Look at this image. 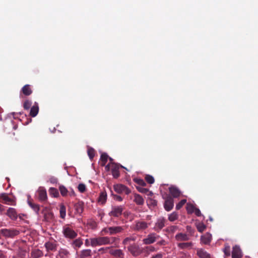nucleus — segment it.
I'll return each instance as SVG.
<instances>
[{
	"mask_svg": "<svg viewBox=\"0 0 258 258\" xmlns=\"http://www.w3.org/2000/svg\"><path fill=\"white\" fill-rule=\"evenodd\" d=\"M163 254L161 253H157L155 255H153L151 258H162Z\"/></svg>",
	"mask_w": 258,
	"mask_h": 258,
	"instance_id": "13d9d810",
	"label": "nucleus"
},
{
	"mask_svg": "<svg viewBox=\"0 0 258 258\" xmlns=\"http://www.w3.org/2000/svg\"><path fill=\"white\" fill-rule=\"evenodd\" d=\"M1 234L7 238H13L19 234V231L14 229H2L0 230Z\"/></svg>",
	"mask_w": 258,
	"mask_h": 258,
	"instance_id": "39448f33",
	"label": "nucleus"
},
{
	"mask_svg": "<svg viewBox=\"0 0 258 258\" xmlns=\"http://www.w3.org/2000/svg\"><path fill=\"white\" fill-rule=\"evenodd\" d=\"M174 206V202L173 198L170 196H167L165 200L164 208L166 211H171Z\"/></svg>",
	"mask_w": 258,
	"mask_h": 258,
	"instance_id": "9d476101",
	"label": "nucleus"
},
{
	"mask_svg": "<svg viewBox=\"0 0 258 258\" xmlns=\"http://www.w3.org/2000/svg\"><path fill=\"white\" fill-rule=\"evenodd\" d=\"M166 222L167 220L164 217H160L158 218L155 223L153 229L157 232H160L165 227Z\"/></svg>",
	"mask_w": 258,
	"mask_h": 258,
	"instance_id": "423d86ee",
	"label": "nucleus"
},
{
	"mask_svg": "<svg viewBox=\"0 0 258 258\" xmlns=\"http://www.w3.org/2000/svg\"><path fill=\"white\" fill-rule=\"evenodd\" d=\"M124 230V226H112L111 227V235H115L120 233Z\"/></svg>",
	"mask_w": 258,
	"mask_h": 258,
	"instance_id": "4be33fe9",
	"label": "nucleus"
},
{
	"mask_svg": "<svg viewBox=\"0 0 258 258\" xmlns=\"http://www.w3.org/2000/svg\"><path fill=\"white\" fill-rule=\"evenodd\" d=\"M74 208L76 212L81 215L84 211V203L82 201H78L74 204Z\"/></svg>",
	"mask_w": 258,
	"mask_h": 258,
	"instance_id": "a211bd4d",
	"label": "nucleus"
},
{
	"mask_svg": "<svg viewBox=\"0 0 258 258\" xmlns=\"http://www.w3.org/2000/svg\"><path fill=\"white\" fill-rule=\"evenodd\" d=\"M59 189L60 192L62 196L64 197L67 195L68 191L65 186H64L63 185H60L59 186Z\"/></svg>",
	"mask_w": 258,
	"mask_h": 258,
	"instance_id": "79ce46f5",
	"label": "nucleus"
},
{
	"mask_svg": "<svg viewBox=\"0 0 258 258\" xmlns=\"http://www.w3.org/2000/svg\"><path fill=\"white\" fill-rule=\"evenodd\" d=\"M110 247H101L98 249V252L100 254H104L108 252V251L110 250Z\"/></svg>",
	"mask_w": 258,
	"mask_h": 258,
	"instance_id": "3c124183",
	"label": "nucleus"
},
{
	"mask_svg": "<svg viewBox=\"0 0 258 258\" xmlns=\"http://www.w3.org/2000/svg\"><path fill=\"white\" fill-rule=\"evenodd\" d=\"M180 254L181 255V258H189V257H190V255L188 253H186L184 252H181L180 253Z\"/></svg>",
	"mask_w": 258,
	"mask_h": 258,
	"instance_id": "6e6d98bb",
	"label": "nucleus"
},
{
	"mask_svg": "<svg viewBox=\"0 0 258 258\" xmlns=\"http://www.w3.org/2000/svg\"><path fill=\"white\" fill-rule=\"evenodd\" d=\"M107 199V194L105 191L101 192L98 198V202L102 204H104Z\"/></svg>",
	"mask_w": 258,
	"mask_h": 258,
	"instance_id": "473e14b6",
	"label": "nucleus"
},
{
	"mask_svg": "<svg viewBox=\"0 0 258 258\" xmlns=\"http://www.w3.org/2000/svg\"><path fill=\"white\" fill-rule=\"evenodd\" d=\"M7 215L12 220H16L18 218L16 210L13 208H9L7 210Z\"/></svg>",
	"mask_w": 258,
	"mask_h": 258,
	"instance_id": "412c9836",
	"label": "nucleus"
},
{
	"mask_svg": "<svg viewBox=\"0 0 258 258\" xmlns=\"http://www.w3.org/2000/svg\"><path fill=\"white\" fill-rule=\"evenodd\" d=\"M147 250L150 251H154L155 248L152 246H147L146 247Z\"/></svg>",
	"mask_w": 258,
	"mask_h": 258,
	"instance_id": "680f3d73",
	"label": "nucleus"
},
{
	"mask_svg": "<svg viewBox=\"0 0 258 258\" xmlns=\"http://www.w3.org/2000/svg\"><path fill=\"white\" fill-rule=\"evenodd\" d=\"M194 212L197 216H201L202 215L200 210L197 208H195V210H194Z\"/></svg>",
	"mask_w": 258,
	"mask_h": 258,
	"instance_id": "4d7b16f0",
	"label": "nucleus"
},
{
	"mask_svg": "<svg viewBox=\"0 0 258 258\" xmlns=\"http://www.w3.org/2000/svg\"><path fill=\"white\" fill-rule=\"evenodd\" d=\"M127 250L135 257L139 256L143 252L142 247L136 243L130 244L127 247Z\"/></svg>",
	"mask_w": 258,
	"mask_h": 258,
	"instance_id": "7ed1b4c3",
	"label": "nucleus"
},
{
	"mask_svg": "<svg viewBox=\"0 0 258 258\" xmlns=\"http://www.w3.org/2000/svg\"><path fill=\"white\" fill-rule=\"evenodd\" d=\"M114 199L117 201L121 202L122 201V198L119 196H115Z\"/></svg>",
	"mask_w": 258,
	"mask_h": 258,
	"instance_id": "e2e57ef3",
	"label": "nucleus"
},
{
	"mask_svg": "<svg viewBox=\"0 0 258 258\" xmlns=\"http://www.w3.org/2000/svg\"><path fill=\"white\" fill-rule=\"evenodd\" d=\"M136 239V237H126L122 241V244L124 245L130 244L131 241H135Z\"/></svg>",
	"mask_w": 258,
	"mask_h": 258,
	"instance_id": "f704fd0d",
	"label": "nucleus"
},
{
	"mask_svg": "<svg viewBox=\"0 0 258 258\" xmlns=\"http://www.w3.org/2000/svg\"><path fill=\"white\" fill-rule=\"evenodd\" d=\"M175 238L177 241H186L189 239L187 234L182 233L177 234L175 235Z\"/></svg>",
	"mask_w": 258,
	"mask_h": 258,
	"instance_id": "c756f323",
	"label": "nucleus"
},
{
	"mask_svg": "<svg viewBox=\"0 0 258 258\" xmlns=\"http://www.w3.org/2000/svg\"><path fill=\"white\" fill-rule=\"evenodd\" d=\"M120 167H122V166L116 163L112 164V166H111V171L112 175L114 178H117L120 176V172L119 171Z\"/></svg>",
	"mask_w": 258,
	"mask_h": 258,
	"instance_id": "f8f14e48",
	"label": "nucleus"
},
{
	"mask_svg": "<svg viewBox=\"0 0 258 258\" xmlns=\"http://www.w3.org/2000/svg\"><path fill=\"white\" fill-rule=\"evenodd\" d=\"M151 223H147L143 220H136L133 226V229L136 231H143L148 228Z\"/></svg>",
	"mask_w": 258,
	"mask_h": 258,
	"instance_id": "f03ea898",
	"label": "nucleus"
},
{
	"mask_svg": "<svg viewBox=\"0 0 258 258\" xmlns=\"http://www.w3.org/2000/svg\"><path fill=\"white\" fill-rule=\"evenodd\" d=\"M242 254L241 250L240 247L235 245L233 247L232 251V258H242Z\"/></svg>",
	"mask_w": 258,
	"mask_h": 258,
	"instance_id": "2eb2a0df",
	"label": "nucleus"
},
{
	"mask_svg": "<svg viewBox=\"0 0 258 258\" xmlns=\"http://www.w3.org/2000/svg\"><path fill=\"white\" fill-rule=\"evenodd\" d=\"M197 255L200 258H210V254L202 248H198L197 250Z\"/></svg>",
	"mask_w": 258,
	"mask_h": 258,
	"instance_id": "5701e85b",
	"label": "nucleus"
},
{
	"mask_svg": "<svg viewBox=\"0 0 258 258\" xmlns=\"http://www.w3.org/2000/svg\"><path fill=\"white\" fill-rule=\"evenodd\" d=\"M124 209V207L122 205L112 206L108 215L110 217L118 218L122 215Z\"/></svg>",
	"mask_w": 258,
	"mask_h": 258,
	"instance_id": "20e7f679",
	"label": "nucleus"
},
{
	"mask_svg": "<svg viewBox=\"0 0 258 258\" xmlns=\"http://www.w3.org/2000/svg\"><path fill=\"white\" fill-rule=\"evenodd\" d=\"M159 237L156 233H151L149 234L147 238H144L143 242L145 244H150L154 243Z\"/></svg>",
	"mask_w": 258,
	"mask_h": 258,
	"instance_id": "9b49d317",
	"label": "nucleus"
},
{
	"mask_svg": "<svg viewBox=\"0 0 258 258\" xmlns=\"http://www.w3.org/2000/svg\"><path fill=\"white\" fill-rule=\"evenodd\" d=\"M145 180L149 184H153L155 181L154 177L150 175H146Z\"/></svg>",
	"mask_w": 258,
	"mask_h": 258,
	"instance_id": "37998d69",
	"label": "nucleus"
},
{
	"mask_svg": "<svg viewBox=\"0 0 258 258\" xmlns=\"http://www.w3.org/2000/svg\"><path fill=\"white\" fill-rule=\"evenodd\" d=\"M60 216L61 218H64L66 216V207L63 205H61L59 209Z\"/></svg>",
	"mask_w": 258,
	"mask_h": 258,
	"instance_id": "a18cd8bd",
	"label": "nucleus"
},
{
	"mask_svg": "<svg viewBox=\"0 0 258 258\" xmlns=\"http://www.w3.org/2000/svg\"><path fill=\"white\" fill-rule=\"evenodd\" d=\"M134 181L140 186H145L146 185V183L142 179L135 178L134 179Z\"/></svg>",
	"mask_w": 258,
	"mask_h": 258,
	"instance_id": "c9c22d12",
	"label": "nucleus"
},
{
	"mask_svg": "<svg viewBox=\"0 0 258 258\" xmlns=\"http://www.w3.org/2000/svg\"><path fill=\"white\" fill-rule=\"evenodd\" d=\"M211 240L212 235L209 233H206L201 237V242L205 244H209Z\"/></svg>",
	"mask_w": 258,
	"mask_h": 258,
	"instance_id": "6ab92c4d",
	"label": "nucleus"
},
{
	"mask_svg": "<svg viewBox=\"0 0 258 258\" xmlns=\"http://www.w3.org/2000/svg\"><path fill=\"white\" fill-rule=\"evenodd\" d=\"M32 105V102L29 100H26L25 101L23 107L25 109L28 110L29 109Z\"/></svg>",
	"mask_w": 258,
	"mask_h": 258,
	"instance_id": "de8ad7c7",
	"label": "nucleus"
},
{
	"mask_svg": "<svg viewBox=\"0 0 258 258\" xmlns=\"http://www.w3.org/2000/svg\"><path fill=\"white\" fill-rule=\"evenodd\" d=\"M44 246L48 251H54L56 250L57 244L55 242L48 241L45 243Z\"/></svg>",
	"mask_w": 258,
	"mask_h": 258,
	"instance_id": "aec40b11",
	"label": "nucleus"
},
{
	"mask_svg": "<svg viewBox=\"0 0 258 258\" xmlns=\"http://www.w3.org/2000/svg\"><path fill=\"white\" fill-rule=\"evenodd\" d=\"M108 159V156L106 153H103L101 154L100 157L101 165L102 166H105V164Z\"/></svg>",
	"mask_w": 258,
	"mask_h": 258,
	"instance_id": "72a5a7b5",
	"label": "nucleus"
},
{
	"mask_svg": "<svg viewBox=\"0 0 258 258\" xmlns=\"http://www.w3.org/2000/svg\"><path fill=\"white\" fill-rule=\"evenodd\" d=\"M83 243V239L80 237L72 241L71 245L74 248L77 249L82 245Z\"/></svg>",
	"mask_w": 258,
	"mask_h": 258,
	"instance_id": "b1692460",
	"label": "nucleus"
},
{
	"mask_svg": "<svg viewBox=\"0 0 258 258\" xmlns=\"http://www.w3.org/2000/svg\"><path fill=\"white\" fill-rule=\"evenodd\" d=\"M196 207L191 204L187 203L186 205V210L188 214L194 213Z\"/></svg>",
	"mask_w": 258,
	"mask_h": 258,
	"instance_id": "58836bf2",
	"label": "nucleus"
},
{
	"mask_svg": "<svg viewBox=\"0 0 258 258\" xmlns=\"http://www.w3.org/2000/svg\"><path fill=\"white\" fill-rule=\"evenodd\" d=\"M186 230L191 234H192L194 233V230L192 229L191 227L190 226H186Z\"/></svg>",
	"mask_w": 258,
	"mask_h": 258,
	"instance_id": "052dcab7",
	"label": "nucleus"
},
{
	"mask_svg": "<svg viewBox=\"0 0 258 258\" xmlns=\"http://www.w3.org/2000/svg\"><path fill=\"white\" fill-rule=\"evenodd\" d=\"M114 189L118 194L124 193L125 195H128L131 192V190L127 187L121 184L114 185Z\"/></svg>",
	"mask_w": 258,
	"mask_h": 258,
	"instance_id": "6e6552de",
	"label": "nucleus"
},
{
	"mask_svg": "<svg viewBox=\"0 0 258 258\" xmlns=\"http://www.w3.org/2000/svg\"><path fill=\"white\" fill-rule=\"evenodd\" d=\"M105 169L107 171H109L110 169H111V164L108 163L107 165H106Z\"/></svg>",
	"mask_w": 258,
	"mask_h": 258,
	"instance_id": "338daca9",
	"label": "nucleus"
},
{
	"mask_svg": "<svg viewBox=\"0 0 258 258\" xmlns=\"http://www.w3.org/2000/svg\"><path fill=\"white\" fill-rule=\"evenodd\" d=\"M50 181L51 183H55L57 182V179L54 177H51L50 178Z\"/></svg>",
	"mask_w": 258,
	"mask_h": 258,
	"instance_id": "0e129e2a",
	"label": "nucleus"
},
{
	"mask_svg": "<svg viewBox=\"0 0 258 258\" xmlns=\"http://www.w3.org/2000/svg\"><path fill=\"white\" fill-rule=\"evenodd\" d=\"M95 151L93 148L91 147H89L88 148L87 153L90 159H92L94 158L95 156Z\"/></svg>",
	"mask_w": 258,
	"mask_h": 258,
	"instance_id": "ea45409f",
	"label": "nucleus"
},
{
	"mask_svg": "<svg viewBox=\"0 0 258 258\" xmlns=\"http://www.w3.org/2000/svg\"><path fill=\"white\" fill-rule=\"evenodd\" d=\"M39 111V106L37 103H35L34 105L31 108L30 115L32 117H35Z\"/></svg>",
	"mask_w": 258,
	"mask_h": 258,
	"instance_id": "a878e982",
	"label": "nucleus"
},
{
	"mask_svg": "<svg viewBox=\"0 0 258 258\" xmlns=\"http://www.w3.org/2000/svg\"><path fill=\"white\" fill-rule=\"evenodd\" d=\"M28 204L29 206L37 214H38L40 210L39 205L33 203L31 201H28Z\"/></svg>",
	"mask_w": 258,
	"mask_h": 258,
	"instance_id": "2f4dec72",
	"label": "nucleus"
},
{
	"mask_svg": "<svg viewBox=\"0 0 258 258\" xmlns=\"http://www.w3.org/2000/svg\"><path fill=\"white\" fill-rule=\"evenodd\" d=\"M62 233L64 237L67 239H73L78 235L77 233L69 225L63 226Z\"/></svg>",
	"mask_w": 258,
	"mask_h": 258,
	"instance_id": "f257e3e1",
	"label": "nucleus"
},
{
	"mask_svg": "<svg viewBox=\"0 0 258 258\" xmlns=\"http://www.w3.org/2000/svg\"><path fill=\"white\" fill-rule=\"evenodd\" d=\"M49 193L50 195L53 196L54 197H57L59 195L58 190L53 187L50 188Z\"/></svg>",
	"mask_w": 258,
	"mask_h": 258,
	"instance_id": "c03bdc74",
	"label": "nucleus"
},
{
	"mask_svg": "<svg viewBox=\"0 0 258 258\" xmlns=\"http://www.w3.org/2000/svg\"><path fill=\"white\" fill-rule=\"evenodd\" d=\"M109 234L111 235V227H107L102 229L101 231V234L102 235L104 234Z\"/></svg>",
	"mask_w": 258,
	"mask_h": 258,
	"instance_id": "49530a36",
	"label": "nucleus"
},
{
	"mask_svg": "<svg viewBox=\"0 0 258 258\" xmlns=\"http://www.w3.org/2000/svg\"><path fill=\"white\" fill-rule=\"evenodd\" d=\"M108 158H109V161H110V162H109V164H111V166H112V164L114 163L113 162V159H112V158H110V157H109V158L108 157Z\"/></svg>",
	"mask_w": 258,
	"mask_h": 258,
	"instance_id": "774afa93",
	"label": "nucleus"
},
{
	"mask_svg": "<svg viewBox=\"0 0 258 258\" xmlns=\"http://www.w3.org/2000/svg\"><path fill=\"white\" fill-rule=\"evenodd\" d=\"M197 228L199 232H203L206 229V226L203 223H199L197 225Z\"/></svg>",
	"mask_w": 258,
	"mask_h": 258,
	"instance_id": "a19ab883",
	"label": "nucleus"
},
{
	"mask_svg": "<svg viewBox=\"0 0 258 258\" xmlns=\"http://www.w3.org/2000/svg\"><path fill=\"white\" fill-rule=\"evenodd\" d=\"M92 247H96L97 246H101L98 236L93 237V240H91Z\"/></svg>",
	"mask_w": 258,
	"mask_h": 258,
	"instance_id": "4c0bfd02",
	"label": "nucleus"
},
{
	"mask_svg": "<svg viewBox=\"0 0 258 258\" xmlns=\"http://www.w3.org/2000/svg\"><path fill=\"white\" fill-rule=\"evenodd\" d=\"M70 255V251L67 249L60 248L58 250L57 258H69Z\"/></svg>",
	"mask_w": 258,
	"mask_h": 258,
	"instance_id": "dca6fc26",
	"label": "nucleus"
},
{
	"mask_svg": "<svg viewBox=\"0 0 258 258\" xmlns=\"http://www.w3.org/2000/svg\"><path fill=\"white\" fill-rule=\"evenodd\" d=\"M109 253L112 256L116 258H124V253L122 250L120 249H112V247H110Z\"/></svg>",
	"mask_w": 258,
	"mask_h": 258,
	"instance_id": "ddd939ff",
	"label": "nucleus"
},
{
	"mask_svg": "<svg viewBox=\"0 0 258 258\" xmlns=\"http://www.w3.org/2000/svg\"><path fill=\"white\" fill-rule=\"evenodd\" d=\"M0 258H7L6 252L2 250H0Z\"/></svg>",
	"mask_w": 258,
	"mask_h": 258,
	"instance_id": "bf43d9fd",
	"label": "nucleus"
},
{
	"mask_svg": "<svg viewBox=\"0 0 258 258\" xmlns=\"http://www.w3.org/2000/svg\"><path fill=\"white\" fill-rule=\"evenodd\" d=\"M22 93L25 96H29L32 93L30 85H25L21 89Z\"/></svg>",
	"mask_w": 258,
	"mask_h": 258,
	"instance_id": "bb28decb",
	"label": "nucleus"
},
{
	"mask_svg": "<svg viewBox=\"0 0 258 258\" xmlns=\"http://www.w3.org/2000/svg\"><path fill=\"white\" fill-rule=\"evenodd\" d=\"M169 191L170 194L172 196L173 198H178L181 195V191L179 189L175 186H171L169 188Z\"/></svg>",
	"mask_w": 258,
	"mask_h": 258,
	"instance_id": "f3484780",
	"label": "nucleus"
},
{
	"mask_svg": "<svg viewBox=\"0 0 258 258\" xmlns=\"http://www.w3.org/2000/svg\"><path fill=\"white\" fill-rule=\"evenodd\" d=\"M0 198L5 204L12 205H15L16 204L15 202L12 199L10 198L6 193L1 194L0 195Z\"/></svg>",
	"mask_w": 258,
	"mask_h": 258,
	"instance_id": "4468645a",
	"label": "nucleus"
},
{
	"mask_svg": "<svg viewBox=\"0 0 258 258\" xmlns=\"http://www.w3.org/2000/svg\"><path fill=\"white\" fill-rule=\"evenodd\" d=\"M100 245L112 244L118 239L115 237L98 236Z\"/></svg>",
	"mask_w": 258,
	"mask_h": 258,
	"instance_id": "0eeeda50",
	"label": "nucleus"
},
{
	"mask_svg": "<svg viewBox=\"0 0 258 258\" xmlns=\"http://www.w3.org/2000/svg\"><path fill=\"white\" fill-rule=\"evenodd\" d=\"M136 188L141 193L147 194L148 192H149V189L144 188V186H136Z\"/></svg>",
	"mask_w": 258,
	"mask_h": 258,
	"instance_id": "09e8293b",
	"label": "nucleus"
},
{
	"mask_svg": "<svg viewBox=\"0 0 258 258\" xmlns=\"http://www.w3.org/2000/svg\"><path fill=\"white\" fill-rule=\"evenodd\" d=\"M78 188L80 192L83 193L86 191V185L83 183H80L78 185Z\"/></svg>",
	"mask_w": 258,
	"mask_h": 258,
	"instance_id": "603ef678",
	"label": "nucleus"
},
{
	"mask_svg": "<svg viewBox=\"0 0 258 258\" xmlns=\"http://www.w3.org/2000/svg\"><path fill=\"white\" fill-rule=\"evenodd\" d=\"M134 201L138 205H143L144 203V200L142 197L139 194H136L134 195Z\"/></svg>",
	"mask_w": 258,
	"mask_h": 258,
	"instance_id": "7c9ffc66",
	"label": "nucleus"
},
{
	"mask_svg": "<svg viewBox=\"0 0 258 258\" xmlns=\"http://www.w3.org/2000/svg\"><path fill=\"white\" fill-rule=\"evenodd\" d=\"M93 240V237L90 238L88 239H86L85 241V245L86 246H92V243L91 242V240Z\"/></svg>",
	"mask_w": 258,
	"mask_h": 258,
	"instance_id": "5fc2aeb1",
	"label": "nucleus"
},
{
	"mask_svg": "<svg viewBox=\"0 0 258 258\" xmlns=\"http://www.w3.org/2000/svg\"><path fill=\"white\" fill-rule=\"evenodd\" d=\"M92 255L91 250L89 249H83L80 251L79 255L80 258H87L91 257Z\"/></svg>",
	"mask_w": 258,
	"mask_h": 258,
	"instance_id": "393cba45",
	"label": "nucleus"
},
{
	"mask_svg": "<svg viewBox=\"0 0 258 258\" xmlns=\"http://www.w3.org/2000/svg\"><path fill=\"white\" fill-rule=\"evenodd\" d=\"M193 245V243L189 242H181L177 244L178 247L182 249H190Z\"/></svg>",
	"mask_w": 258,
	"mask_h": 258,
	"instance_id": "cd10ccee",
	"label": "nucleus"
},
{
	"mask_svg": "<svg viewBox=\"0 0 258 258\" xmlns=\"http://www.w3.org/2000/svg\"><path fill=\"white\" fill-rule=\"evenodd\" d=\"M186 202V200L183 199L181 200L176 206V209L179 210Z\"/></svg>",
	"mask_w": 258,
	"mask_h": 258,
	"instance_id": "8fccbe9b",
	"label": "nucleus"
},
{
	"mask_svg": "<svg viewBox=\"0 0 258 258\" xmlns=\"http://www.w3.org/2000/svg\"><path fill=\"white\" fill-rule=\"evenodd\" d=\"M178 218V215L175 212H174L170 214L168 216V220L170 221L173 222L177 220Z\"/></svg>",
	"mask_w": 258,
	"mask_h": 258,
	"instance_id": "e433bc0d",
	"label": "nucleus"
},
{
	"mask_svg": "<svg viewBox=\"0 0 258 258\" xmlns=\"http://www.w3.org/2000/svg\"><path fill=\"white\" fill-rule=\"evenodd\" d=\"M37 192L39 201L41 202L46 201L47 200V192L44 187H39Z\"/></svg>",
	"mask_w": 258,
	"mask_h": 258,
	"instance_id": "1a4fd4ad",
	"label": "nucleus"
},
{
	"mask_svg": "<svg viewBox=\"0 0 258 258\" xmlns=\"http://www.w3.org/2000/svg\"><path fill=\"white\" fill-rule=\"evenodd\" d=\"M159 245H165L166 241L164 240H162L157 243Z\"/></svg>",
	"mask_w": 258,
	"mask_h": 258,
	"instance_id": "69168bd1",
	"label": "nucleus"
},
{
	"mask_svg": "<svg viewBox=\"0 0 258 258\" xmlns=\"http://www.w3.org/2000/svg\"><path fill=\"white\" fill-rule=\"evenodd\" d=\"M43 255V252L39 249H34L31 253L32 258H39L42 256Z\"/></svg>",
	"mask_w": 258,
	"mask_h": 258,
	"instance_id": "c85d7f7f",
	"label": "nucleus"
},
{
	"mask_svg": "<svg viewBox=\"0 0 258 258\" xmlns=\"http://www.w3.org/2000/svg\"><path fill=\"white\" fill-rule=\"evenodd\" d=\"M224 252L226 256H229L230 255V248L228 245L225 246Z\"/></svg>",
	"mask_w": 258,
	"mask_h": 258,
	"instance_id": "864d4df0",
	"label": "nucleus"
}]
</instances>
